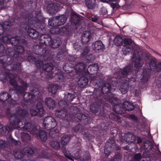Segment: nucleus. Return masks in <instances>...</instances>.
I'll return each instance as SVG.
<instances>
[{"label":"nucleus","mask_w":161,"mask_h":161,"mask_svg":"<svg viewBox=\"0 0 161 161\" xmlns=\"http://www.w3.org/2000/svg\"><path fill=\"white\" fill-rule=\"evenodd\" d=\"M16 15H18L17 13H15L13 16V19H12V21H10L9 20L8 21H4L2 24H0V36L2 35L5 31L9 32L10 29H11V27L12 26L16 25L17 24V20H15L14 18L15 17Z\"/></svg>","instance_id":"nucleus-17"},{"label":"nucleus","mask_w":161,"mask_h":161,"mask_svg":"<svg viewBox=\"0 0 161 161\" xmlns=\"http://www.w3.org/2000/svg\"><path fill=\"white\" fill-rule=\"evenodd\" d=\"M38 136L42 141H45L47 139V133L43 130H40Z\"/></svg>","instance_id":"nucleus-44"},{"label":"nucleus","mask_w":161,"mask_h":161,"mask_svg":"<svg viewBox=\"0 0 161 161\" xmlns=\"http://www.w3.org/2000/svg\"><path fill=\"white\" fill-rule=\"evenodd\" d=\"M67 19L66 15H64L53 17L49 19L48 20V25L52 27H56L51 29V33L54 34H60L68 36L71 35L72 33V30L70 26L56 27L64 25Z\"/></svg>","instance_id":"nucleus-5"},{"label":"nucleus","mask_w":161,"mask_h":161,"mask_svg":"<svg viewBox=\"0 0 161 161\" xmlns=\"http://www.w3.org/2000/svg\"><path fill=\"white\" fill-rule=\"evenodd\" d=\"M124 140L127 143H133L136 140V137L132 133L128 132L124 135Z\"/></svg>","instance_id":"nucleus-26"},{"label":"nucleus","mask_w":161,"mask_h":161,"mask_svg":"<svg viewBox=\"0 0 161 161\" xmlns=\"http://www.w3.org/2000/svg\"><path fill=\"white\" fill-rule=\"evenodd\" d=\"M50 154L44 150H42L39 157L41 158H47L50 157Z\"/></svg>","instance_id":"nucleus-58"},{"label":"nucleus","mask_w":161,"mask_h":161,"mask_svg":"<svg viewBox=\"0 0 161 161\" xmlns=\"http://www.w3.org/2000/svg\"><path fill=\"white\" fill-rule=\"evenodd\" d=\"M98 65L97 64H92L89 66L87 69V72H88V75H94L96 74L98 70Z\"/></svg>","instance_id":"nucleus-27"},{"label":"nucleus","mask_w":161,"mask_h":161,"mask_svg":"<svg viewBox=\"0 0 161 161\" xmlns=\"http://www.w3.org/2000/svg\"><path fill=\"white\" fill-rule=\"evenodd\" d=\"M74 158L77 160L80 158L82 154V152L80 149H77L75 153H74Z\"/></svg>","instance_id":"nucleus-56"},{"label":"nucleus","mask_w":161,"mask_h":161,"mask_svg":"<svg viewBox=\"0 0 161 161\" xmlns=\"http://www.w3.org/2000/svg\"><path fill=\"white\" fill-rule=\"evenodd\" d=\"M93 129V130L95 131V133H94V134L96 133L97 135H99L100 133L101 134L103 131V129H101L100 125L95 127Z\"/></svg>","instance_id":"nucleus-59"},{"label":"nucleus","mask_w":161,"mask_h":161,"mask_svg":"<svg viewBox=\"0 0 161 161\" xmlns=\"http://www.w3.org/2000/svg\"><path fill=\"white\" fill-rule=\"evenodd\" d=\"M127 84L131 88H134L136 85V79L134 77H131L130 78H128Z\"/></svg>","instance_id":"nucleus-48"},{"label":"nucleus","mask_w":161,"mask_h":161,"mask_svg":"<svg viewBox=\"0 0 161 161\" xmlns=\"http://www.w3.org/2000/svg\"><path fill=\"white\" fill-rule=\"evenodd\" d=\"M96 0H86V5L88 8L93 9L96 6Z\"/></svg>","instance_id":"nucleus-34"},{"label":"nucleus","mask_w":161,"mask_h":161,"mask_svg":"<svg viewBox=\"0 0 161 161\" xmlns=\"http://www.w3.org/2000/svg\"><path fill=\"white\" fill-rule=\"evenodd\" d=\"M90 153L89 152H86L83 156L82 158V160L83 161H89L90 160Z\"/></svg>","instance_id":"nucleus-62"},{"label":"nucleus","mask_w":161,"mask_h":161,"mask_svg":"<svg viewBox=\"0 0 161 161\" xmlns=\"http://www.w3.org/2000/svg\"><path fill=\"white\" fill-rule=\"evenodd\" d=\"M88 78L85 76L80 77L78 81L79 86L81 88H84L88 84Z\"/></svg>","instance_id":"nucleus-29"},{"label":"nucleus","mask_w":161,"mask_h":161,"mask_svg":"<svg viewBox=\"0 0 161 161\" xmlns=\"http://www.w3.org/2000/svg\"><path fill=\"white\" fill-rule=\"evenodd\" d=\"M121 147L117 146L115 144V141L114 138H111L107 140L105 144L104 153L105 157L107 158L111 153V150L115 152L113 158L111 161H120L122 157V154L120 152Z\"/></svg>","instance_id":"nucleus-7"},{"label":"nucleus","mask_w":161,"mask_h":161,"mask_svg":"<svg viewBox=\"0 0 161 161\" xmlns=\"http://www.w3.org/2000/svg\"><path fill=\"white\" fill-rule=\"evenodd\" d=\"M35 65L38 69H40L43 65V62L40 60H38L36 62Z\"/></svg>","instance_id":"nucleus-63"},{"label":"nucleus","mask_w":161,"mask_h":161,"mask_svg":"<svg viewBox=\"0 0 161 161\" xmlns=\"http://www.w3.org/2000/svg\"><path fill=\"white\" fill-rule=\"evenodd\" d=\"M75 98V96L73 94L68 93L67 94H65L64 99V100H62L61 101H65L67 104L68 106V102H70L73 101V99Z\"/></svg>","instance_id":"nucleus-35"},{"label":"nucleus","mask_w":161,"mask_h":161,"mask_svg":"<svg viewBox=\"0 0 161 161\" xmlns=\"http://www.w3.org/2000/svg\"><path fill=\"white\" fill-rule=\"evenodd\" d=\"M56 125V121L52 116H48L44 119L43 126L47 130H50L54 129Z\"/></svg>","instance_id":"nucleus-19"},{"label":"nucleus","mask_w":161,"mask_h":161,"mask_svg":"<svg viewBox=\"0 0 161 161\" xmlns=\"http://www.w3.org/2000/svg\"><path fill=\"white\" fill-rule=\"evenodd\" d=\"M30 91L33 93L34 97H39L42 96V93L39 91L38 87H32L30 88Z\"/></svg>","instance_id":"nucleus-31"},{"label":"nucleus","mask_w":161,"mask_h":161,"mask_svg":"<svg viewBox=\"0 0 161 161\" xmlns=\"http://www.w3.org/2000/svg\"><path fill=\"white\" fill-rule=\"evenodd\" d=\"M40 130L39 129H38L36 127L33 126L32 125V127L30 129L28 132L31 134L38 136V133H39Z\"/></svg>","instance_id":"nucleus-51"},{"label":"nucleus","mask_w":161,"mask_h":161,"mask_svg":"<svg viewBox=\"0 0 161 161\" xmlns=\"http://www.w3.org/2000/svg\"><path fill=\"white\" fill-rule=\"evenodd\" d=\"M37 153V149L33 147H26L23 150H19L14 153V156L17 159H21L26 155H32Z\"/></svg>","instance_id":"nucleus-16"},{"label":"nucleus","mask_w":161,"mask_h":161,"mask_svg":"<svg viewBox=\"0 0 161 161\" xmlns=\"http://www.w3.org/2000/svg\"><path fill=\"white\" fill-rule=\"evenodd\" d=\"M59 105L61 106L62 109H57L55 111L56 115L59 118H64V121L66 123V125H63L65 128H68L69 126V119L67 118V112L68 111L67 104L65 101H60Z\"/></svg>","instance_id":"nucleus-13"},{"label":"nucleus","mask_w":161,"mask_h":161,"mask_svg":"<svg viewBox=\"0 0 161 161\" xmlns=\"http://www.w3.org/2000/svg\"><path fill=\"white\" fill-rule=\"evenodd\" d=\"M51 147L55 150H57L60 148V144L59 142L57 141H53L51 142Z\"/></svg>","instance_id":"nucleus-53"},{"label":"nucleus","mask_w":161,"mask_h":161,"mask_svg":"<svg viewBox=\"0 0 161 161\" xmlns=\"http://www.w3.org/2000/svg\"><path fill=\"white\" fill-rule=\"evenodd\" d=\"M14 18L15 20L17 21V23L23 19L27 21L23 25V27L31 38L37 39L39 34L38 31L31 28L30 25H33L40 32H44L46 31L47 28L43 22L44 17L41 9L35 10L34 16L31 14L23 12L20 13L19 14L16 15Z\"/></svg>","instance_id":"nucleus-1"},{"label":"nucleus","mask_w":161,"mask_h":161,"mask_svg":"<svg viewBox=\"0 0 161 161\" xmlns=\"http://www.w3.org/2000/svg\"><path fill=\"white\" fill-rule=\"evenodd\" d=\"M135 59L134 66L131 67L130 65H128L124 68L122 70L120 71H117L114 73V76H116L117 78H120L122 77H125L127 75L130 74H132L136 78L140 79L141 77V74H139L140 69L142 67L143 63L142 62L141 58L139 56L138 58H135Z\"/></svg>","instance_id":"nucleus-6"},{"label":"nucleus","mask_w":161,"mask_h":161,"mask_svg":"<svg viewBox=\"0 0 161 161\" xmlns=\"http://www.w3.org/2000/svg\"><path fill=\"white\" fill-rule=\"evenodd\" d=\"M47 1L48 3L47 6V12L52 15L54 14L57 12L58 7L62 4L58 1H55L54 0H47Z\"/></svg>","instance_id":"nucleus-18"},{"label":"nucleus","mask_w":161,"mask_h":161,"mask_svg":"<svg viewBox=\"0 0 161 161\" xmlns=\"http://www.w3.org/2000/svg\"><path fill=\"white\" fill-rule=\"evenodd\" d=\"M11 97V95L8 92H1L0 93V101L4 102Z\"/></svg>","instance_id":"nucleus-36"},{"label":"nucleus","mask_w":161,"mask_h":161,"mask_svg":"<svg viewBox=\"0 0 161 161\" xmlns=\"http://www.w3.org/2000/svg\"><path fill=\"white\" fill-rule=\"evenodd\" d=\"M70 20L71 24L75 26V28L77 30L78 28V26L80 25L82 19L80 15L74 14L71 16Z\"/></svg>","instance_id":"nucleus-23"},{"label":"nucleus","mask_w":161,"mask_h":161,"mask_svg":"<svg viewBox=\"0 0 161 161\" xmlns=\"http://www.w3.org/2000/svg\"><path fill=\"white\" fill-rule=\"evenodd\" d=\"M92 47L96 52H101L103 51L105 46L101 41H97L93 44Z\"/></svg>","instance_id":"nucleus-25"},{"label":"nucleus","mask_w":161,"mask_h":161,"mask_svg":"<svg viewBox=\"0 0 161 161\" xmlns=\"http://www.w3.org/2000/svg\"><path fill=\"white\" fill-rule=\"evenodd\" d=\"M87 66L85 62H80L75 65V71L79 75H87L86 67Z\"/></svg>","instance_id":"nucleus-22"},{"label":"nucleus","mask_w":161,"mask_h":161,"mask_svg":"<svg viewBox=\"0 0 161 161\" xmlns=\"http://www.w3.org/2000/svg\"><path fill=\"white\" fill-rule=\"evenodd\" d=\"M107 101L113 105L112 107L114 111L118 114H123L125 113L123 104L118 103V99L117 98L107 96Z\"/></svg>","instance_id":"nucleus-15"},{"label":"nucleus","mask_w":161,"mask_h":161,"mask_svg":"<svg viewBox=\"0 0 161 161\" xmlns=\"http://www.w3.org/2000/svg\"><path fill=\"white\" fill-rule=\"evenodd\" d=\"M36 108L39 112L40 117H42L45 112L42 103L40 102L37 103L36 105Z\"/></svg>","instance_id":"nucleus-38"},{"label":"nucleus","mask_w":161,"mask_h":161,"mask_svg":"<svg viewBox=\"0 0 161 161\" xmlns=\"http://www.w3.org/2000/svg\"><path fill=\"white\" fill-rule=\"evenodd\" d=\"M10 123L13 126H17L23 130L29 131L32 127V125L30 122L25 121H22L20 118L16 114H12L9 119Z\"/></svg>","instance_id":"nucleus-11"},{"label":"nucleus","mask_w":161,"mask_h":161,"mask_svg":"<svg viewBox=\"0 0 161 161\" xmlns=\"http://www.w3.org/2000/svg\"><path fill=\"white\" fill-rule=\"evenodd\" d=\"M39 45H36L35 49L34 51V53L40 55L45 61H48L51 57V51L48 50L47 47L49 46L53 48H58L62 43L60 38H55L52 39L48 34H43L41 35L39 38Z\"/></svg>","instance_id":"nucleus-2"},{"label":"nucleus","mask_w":161,"mask_h":161,"mask_svg":"<svg viewBox=\"0 0 161 161\" xmlns=\"http://www.w3.org/2000/svg\"><path fill=\"white\" fill-rule=\"evenodd\" d=\"M11 75V74L9 72H6L4 74H0V80L3 83H5L8 80V78H9Z\"/></svg>","instance_id":"nucleus-42"},{"label":"nucleus","mask_w":161,"mask_h":161,"mask_svg":"<svg viewBox=\"0 0 161 161\" xmlns=\"http://www.w3.org/2000/svg\"><path fill=\"white\" fill-rule=\"evenodd\" d=\"M54 66L52 63H47L44 64L42 66V70L45 71L46 75L45 77L46 79H49L53 78L54 76V72L53 70Z\"/></svg>","instance_id":"nucleus-21"},{"label":"nucleus","mask_w":161,"mask_h":161,"mask_svg":"<svg viewBox=\"0 0 161 161\" xmlns=\"http://www.w3.org/2000/svg\"><path fill=\"white\" fill-rule=\"evenodd\" d=\"M91 37L90 33L89 32H86L81 37V41L82 43L83 44H86L89 41Z\"/></svg>","instance_id":"nucleus-30"},{"label":"nucleus","mask_w":161,"mask_h":161,"mask_svg":"<svg viewBox=\"0 0 161 161\" xmlns=\"http://www.w3.org/2000/svg\"><path fill=\"white\" fill-rule=\"evenodd\" d=\"M23 97L24 101L25 102H27L30 100L34 97L32 94L29 92H26L24 94Z\"/></svg>","instance_id":"nucleus-49"},{"label":"nucleus","mask_w":161,"mask_h":161,"mask_svg":"<svg viewBox=\"0 0 161 161\" xmlns=\"http://www.w3.org/2000/svg\"><path fill=\"white\" fill-rule=\"evenodd\" d=\"M107 107L108 109H105V113H106V116H103L105 118H106L107 120L109 119L113 120L114 121L121 123V117L115 112H111L110 111L108 110L110 108V107L108 104H107Z\"/></svg>","instance_id":"nucleus-20"},{"label":"nucleus","mask_w":161,"mask_h":161,"mask_svg":"<svg viewBox=\"0 0 161 161\" xmlns=\"http://www.w3.org/2000/svg\"><path fill=\"white\" fill-rule=\"evenodd\" d=\"M90 47L87 46H86L82 49V52L80 54V57L82 58H84L86 56L90 51Z\"/></svg>","instance_id":"nucleus-54"},{"label":"nucleus","mask_w":161,"mask_h":161,"mask_svg":"<svg viewBox=\"0 0 161 161\" xmlns=\"http://www.w3.org/2000/svg\"><path fill=\"white\" fill-rule=\"evenodd\" d=\"M63 68L64 70L67 74V75L66 76H64L63 75L60 73L56 74L54 76L55 81L65 82L67 81V78L68 79L74 76L75 74H73V69H74V68L71 66H70L69 64H66Z\"/></svg>","instance_id":"nucleus-12"},{"label":"nucleus","mask_w":161,"mask_h":161,"mask_svg":"<svg viewBox=\"0 0 161 161\" xmlns=\"http://www.w3.org/2000/svg\"><path fill=\"white\" fill-rule=\"evenodd\" d=\"M141 59L143 64L147 66L146 68L143 67L141 78V82L146 83L150 78L151 70L157 72L161 71V62L157 64V59L148 53L142 55Z\"/></svg>","instance_id":"nucleus-4"},{"label":"nucleus","mask_w":161,"mask_h":161,"mask_svg":"<svg viewBox=\"0 0 161 161\" xmlns=\"http://www.w3.org/2000/svg\"><path fill=\"white\" fill-rule=\"evenodd\" d=\"M93 81L96 82V84L99 88H94L92 95V97L96 98L98 97L104 100H107V98L104 97V94L110 92L111 88L110 84L108 83H105L104 80L101 79Z\"/></svg>","instance_id":"nucleus-8"},{"label":"nucleus","mask_w":161,"mask_h":161,"mask_svg":"<svg viewBox=\"0 0 161 161\" xmlns=\"http://www.w3.org/2000/svg\"><path fill=\"white\" fill-rule=\"evenodd\" d=\"M9 145L7 141L2 139L0 140V149L6 150Z\"/></svg>","instance_id":"nucleus-46"},{"label":"nucleus","mask_w":161,"mask_h":161,"mask_svg":"<svg viewBox=\"0 0 161 161\" xmlns=\"http://www.w3.org/2000/svg\"><path fill=\"white\" fill-rule=\"evenodd\" d=\"M94 100L95 102L92 103L90 106L91 111L94 113L98 114L101 116H105L106 113L105 112L104 104L105 100L98 97H95Z\"/></svg>","instance_id":"nucleus-10"},{"label":"nucleus","mask_w":161,"mask_h":161,"mask_svg":"<svg viewBox=\"0 0 161 161\" xmlns=\"http://www.w3.org/2000/svg\"><path fill=\"white\" fill-rule=\"evenodd\" d=\"M46 105L50 109H53L55 107V101L51 97H48L45 99Z\"/></svg>","instance_id":"nucleus-28"},{"label":"nucleus","mask_w":161,"mask_h":161,"mask_svg":"<svg viewBox=\"0 0 161 161\" xmlns=\"http://www.w3.org/2000/svg\"><path fill=\"white\" fill-rule=\"evenodd\" d=\"M143 147L145 151L142 153V157L143 158H146L147 157L148 152L153 147V145L152 142L147 141L144 142Z\"/></svg>","instance_id":"nucleus-24"},{"label":"nucleus","mask_w":161,"mask_h":161,"mask_svg":"<svg viewBox=\"0 0 161 161\" xmlns=\"http://www.w3.org/2000/svg\"><path fill=\"white\" fill-rule=\"evenodd\" d=\"M114 42L117 46H119L123 44V40L119 35H117L114 40Z\"/></svg>","instance_id":"nucleus-41"},{"label":"nucleus","mask_w":161,"mask_h":161,"mask_svg":"<svg viewBox=\"0 0 161 161\" xmlns=\"http://www.w3.org/2000/svg\"><path fill=\"white\" fill-rule=\"evenodd\" d=\"M83 127L80 124L75 125L73 128V130L75 132H81L83 130Z\"/></svg>","instance_id":"nucleus-55"},{"label":"nucleus","mask_w":161,"mask_h":161,"mask_svg":"<svg viewBox=\"0 0 161 161\" xmlns=\"http://www.w3.org/2000/svg\"><path fill=\"white\" fill-rule=\"evenodd\" d=\"M58 86L55 84H51L48 88L49 91L53 94H55L57 92Z\"/></svg>","instance_id":"nucleus-47"},{"label":"nucleus","mask_w":161,"mask_h":161,"mask_svg":"<svg viewBox=\"0 0 161 161\" xmlns=\"http://www.w3.org/2000/svg\"><path fill=\"white\" fill-rule=\"evenodd\" d=\"M76 117L82 123L86 124L88 121L87 116L85 114L82 113H78L76 114Z\"/></svg>","instance_id":"nucleus-33"},{"label":"nucleus","mask_w":161,"mask_h":161,"mask_svg":"<svg viewBox=\"0 0 161 161\" xmlns=\"http://www.w3.org/2000/svg\"><path fill=\"white\" fill-rule=\"evenodd\" d=\"M10 128L8 126H4V127L3 128V129H0V131H2L1 133L3 134L4 133H7L8 134L10 131Z\"/></svg>","instance_id":"nucleus-60"},{"label":"nucleus","mask_w":161,"mask_h":161,"mask_svg":"<svg viewBox=\"0 0 161 161\" xmlns=\"http://www.w3.org/2000/svg\"><path fill=\"white\" fill-rule=\"evenodd\" d=\"M129 86L127 83H122L121 86L119 90L123 94L126 93L128 91Z\"/></svg>","instance_id":"nucleus-45"},{"label":"nucleus","mask_w":161,"mask_h":161,"mask_svg":"<svg viewBox=\"0 0 161 161\" xmlns=\"http://www.w3.org/2000/svg\"><path fill=\"white\" fill-rule=\"evenodd\" d=\"M26 45H23L19 44L15 47V51L16 54L19 55V54H22L25 51L24 46Z\"/></svg>","instance_id":"nucleus-37"},{"label":"nucleus","mask_w":161,"mask_h":161,"mask_svg":"<svg viewBox=\"0 0 161 161\" xmlns=\"http://www.w3.org/2000/svg\"><path fill=\"white\" fill-rule=\"evenodd\" d=\"M17 113L19 116L22 117H25L28 114L27 111L23 109H19Z\"/></svg>","instance_id":"nucleus-50"},{"label":"nucleus","mask_w":161,"mask_h":161,"mask_svg":"<svg viewBox=\"0 0 161 161\" xmlns=\"http://www.w3.org/2000/svg\"><path fill=\"white\" fill-rule=\"evenodd\" d=\"M2 40L5 44H11L12 46H16L20 44L23 45H26L27 41L23 39H20L17 37H12L10 35L3 36L2 37Z\"/></svg>","instance_id":"nucleus-14"},{"label":"nucleus","mask_w":161,"mask_h":161,"mask_svg":"<svg viewBox=\"0 0 161 161\" xmlns=\"http://www.w3.org/2000/svg\"><path fill=\"white\" fill-rule=\"evenodd\" d=\"M70 138V136L67 135H65L63 136L61 138L62 144L63 145H66L69 142Z\"/></svg>","instance_id":"nucleus-52"},{"label":"nucleus","mask_w":161,"mask_h":161,"mask_svg":"<svg viewBox=\"0 0 161 161\" xmlns=\"http://www.w3.org/2000/svg\"><path fill=\"white\" fill-rule=\"evenodd\" d=\"M9 82L11 85L13 86L14 89L18 85L17 84V82L14 78H12L10 77H9Z\"/></svg>","instance_id":"nucleus-57"},{"label":"nucleus","mask_w":161,"mask_h":161,"mask_svg":"<svg viewBox=\"0 0 161 161\" xmlns=\"http://www.w3.org/2000/svg\"><path fill=\"white\" fill-rule=\"evenodd\" d=\"M19 83L26 90H27V88L29 86V84L27 83L26 81H25L23 80H20L19 81Z\"/></svg>","instance_id":"nucleus-64"},{"label":"nucleus","mask_w":161,"mask_h":161,"mask_svg":"<svg viewBox=\"0 0 161 161\" xmlns=\"http://www.w3.org/2000/svg\"><path fill=\"white\" fill-rule=\"evenodd\" d=\"M66 52L62 50H59L56 54V59L61 60L65 58L66 57Z\"/></svg>","instance_id":"nucleus-39"},{"label":"nucleus","mask_w":161,"mask_h":161,"mask_svg":"<svg viewBox=\"0 0 161 161\" xmlns=\"http://www.w3.org/2000/svg\"><path fill=\"white\" fill-rule=\"evenodd\" d=\"M123 107H124L125 111H131L135 108V106L132 103L125 101L123 104Z\"/></svg>","instance_id":"nucleus-32"},{"label":"nucleus","mask_w":161,"mask_h":161,"mask_svg":"<svg viewBox=\"0 0 161 161\" xmlns=\"http://www.w3.org/2000/svg\"><path fill=\"white\" fill-rule=\"evenodd\" d=\"M14 90L15 91L17 94L21 95H22L25 92L26 90L25 89L23 86L18 85L17 87H16Z\"/></svg>","instance_id":"nucleus-43"},{"label":"nucleus","mask_w":161,"mask_h":161,"mask_svg":"<svg viewBox=\"0 0 161 161\" xmlns=\"http://www.w3.org/2000/svg\"><path fill=\"white\" fill-rule=\"evenodd\" d=\"M5 53L6 55L0 57V64L3 68L9 71H21V63L23 59L16 54L15 49L13 47L7 46Z\"/></svg>","instance_id":"nucleus-3"},{"label":"nucleus","mask_w":161,"mask_h":161,"mask_svg":"<svg viewBox=\"0 0 161 161\" xmlns=\"http://www.w3.org/2000/svg\"><path fill=\"white\" fill-rule=\"evenodd\" d=\"M122 51L123 54L125 55L131 53L132 59L135 58H138L139 56L141 58L142 57V55H140V53L136 49L135 43L130 38L124 39Z\"/></svg>","instance_id":"nucleus-9"},{"label":"nucleus","mask_w":161,"mask_h":161,"mask_svg":"<svg viewBox=\"0 0 161 161\" xmlns=\"http://www.w3.org/2000/svg\"><path fill=\"white\" fill-rule=\"evenodd\" d=\"M21 138L22 141L24 142L28 143L31 139L30 134L27 133H22L21 134Z\"/></svg>","instance_id":"nucleus-40"},{"label":"nucleus","mask_w":161,"mask_h":161,"mask_svg":"<svg viewBox=\"0 0 161 161\" xmlns=\"http://www.w3.org/2000/svg\"><path fill=\"white\" fill-rule=\"evenodd\" d=\"M30 113L32 116H37L40 117V115H39V112L35 109H31L30 110Z\"/></svg>","instance_id":"nucleus-61"}]
</instances>
